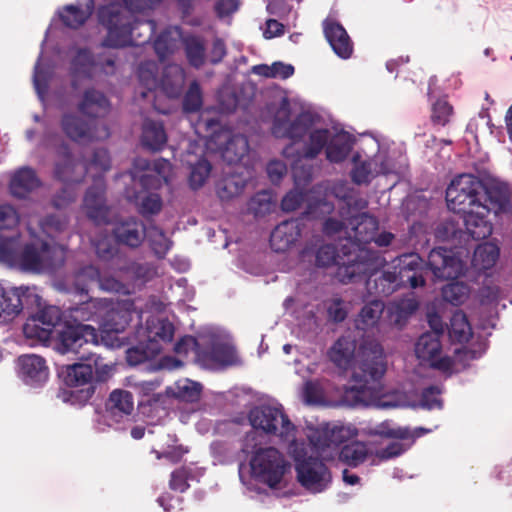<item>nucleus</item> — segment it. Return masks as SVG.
I'll list each match as a JSON object with an SVG mask.
<instances>
[{
    "instance_id": "obj_60",
    "label": "nucleus",
    "mask_w": 512,
    "mask_h": 512,
    "mask_svg": "<svg viewBox=\"0 0 512 512\" xmlns=\"http://www.w3.org/2000/svg\"><path fill=\"white\" fill-rule=\"evenodd\" d=\"M383 309L384 303L382 300L372 299L361 308L358 321L365 326H374L380 319Z\"/></svg>"
},
{
    "instance_id": "obj_64",
    "label": "nucleus",
    "mask_w": 512,
    "mask_h": 512,
    "mask_svg": "<svg viewBox=\"0 0 512 512\" xmlns=\"http://www.w3.org/2000/svg\"><path fill=\"white\" fill-rule=\"evenodd\" d=\"M192 478V471L187 467L174 470L170 475L169 487L180 493L189 489L188 480Z\"/></svg>"
},
{
    "instance_id": "obj_4",
    "label": "nucleus",
    "mask_w": 512,
    "mask_h": 512,
    "mask_svg": "<svg viewBox=\"0 0 512 512\" xmlns=\"http://www.w3.org/2000/svg\"><path fill=\"white\" fill-rule=\"evenodd\" d=\"M288 452L294 461L297 480L302 487L312 493H321L329 487L332 476L321 458L323 454H316L311 445L297 439L290 441Z\"/></svg>"
},
{
    "instance_id": "obj_17",
    "label": "nucleus",
    "mask_w": 512,
    "mask_h": 512,
    "mask_svg": "<svg viewBox=\"0 0 512 512\" xmlns=\"http://www.w3.org/2000/svg\"><path fill=\"white\" fill-rule=\"evenodd\" d=\"M394 263V271L406 287L416 289L425 285L427 261L418 253H403L395 258Z\"/></svg>"
},
{
    "instance_id": "obj_40",
    "label": "nucleus",
    "mask_w": 512,
    "mask_h": 512,
    "mask_svg": "<svg viewBox=\"0 0 512 512\" xmlns=\"http://www.w3.org/2000/svg\"><path fill=\"white\" fill-rule=\"evenodd\" d=\"M162 350V346L155 338L139 341L126 351V361L129 366L136 367L153 360Z\"/></svg>"
},
{
    "instance_id": "obj_33",
    "label": "nucleus",
    "mask_w": 512,
    "mask_h": 512,
    "mask_svg": "<svg viewBox=\"0 0 512 512\" xmlns=\"http://www.w3.org/2000/svg\"><path fill=\"white\" fill-rule=\"evenodd\" d=\"M110 109L108 97L100 90L90 87L87 88L77 104V111L93 121L105 116Z\"/></svg>"
},
{
    "instance_id": "obj_23",
    "label": "nucleus",
    "mask_w": 512,
    "mask_h": 512,
    "mask_svg": "<svg viewBox=\"0 0 512 512\" xmlns=\"http://www.w3.org/2000/svg\"><path fill=\"white\" fill-rule=\"evenodd\" d=\"M134 408L132 393L123 390H113L105 402L104 419L108 426L120 424L124 419L129 420Z\"/></svg>"
},
{
    "instance_id": "obj_36",
    "label": "nucleus",
    "mask_w": 512,
    "mask_h": 512,
    "mask_svg": "<svg viewBox=\"0 0 512 512\" xmlns=\"http://www.w3.org/2000/svg\"><path fill=\"white\" fill-rule=\"evenodd\" d=\"M106 184L103 176H95L84 195V205L90 218H97L107 212Z\"/></svg>"
},
{
    "instance_id": "obj_8",
    "label": "nucleus",
    "mask_w": 512,
    "mask_h": 512,
    "mask_svg": "<svg viewBox=\"0 0 512 512\" xmlns=\"http://www.w3.org/2000/svg\"><path fill=\"white\" fill-rule=\"evenodd\" d=\"M483 181L472 174H461L454 178L446 189L448 208L459 214L474 207L480 208Z\"/></svg>"
},
{
    "instance_id": "obj_37",
    "label": "nucleus",
    "mask_w": 512,
    "mask_h": 512,
    "mask_svg": "<svg viewBox=\"0 0 512 512\" xmlns=\"http://www.w3.org/2000/svg\"><path fill=\"white\" fill-rule=\"evenodd\" d=\"M168 136L161 121L147 119L142 124L140 142L145 150L162 151L167 145Z\"/></svg>"
},
{
    "instance_id": "obj_55",
    "label": "nucleus",
    "mask_w": 512,
    "mask_h": 512,
    "mask_svg": "<svg viewBox=\"0 0 512 512\" xmlns=\"http://www.w3.org/2000/svg\"><path fill=\"white\" fill-rule=\"evenodd\" d=\"M392 421L385 420L368 428L367 434L370 436H379L387 439H410L411 431L407 427H393Z\"/></svg>"
},
{
    "instance_id": "obj_16",
    "label": "nucleus",
    "mask_w": 512,
    "mask_h": 512,
    "mask_svg": "<svg viewBox=\"0 0 512 512\" xmlns=\"http://www.w3.org/2000/svg\"><path fill=\"white\" fill-rule=\"evenodd\" d=\"M17 376L30 389H42L49 379L45 358L36 354H24L16 360Z\"/></svg>"
},
{
    "instance_id": "obj_32",
    "label": "nucleus",
    "mask_w": 512,
    "mask_h": 512,
    "mask_svg": "<svg viewBox=\"0 0 512 512\" xmlns=\"http://www.w3.org/2000/svg\"><path fill=\"white\" fill-rule=\"evenodd\" d=\"M301 237L298 219L284 220L270 234V246L277 253L286 252Z\"/></svg>"
},
{
    "instance_id": "obj_56",
    "label": "nucleus",
    "mask_w": 512,
    "mask_h": 512,
    "mask_svg": "<svg viewBox=\"0 0 512 512\" xmlns=\"http://www.w3.org/2000/svg\"><path fill=\"white\" fill-rule=\"evenodd\" d=\"M275 201L272 194L267 190H262L254 194L248 202V210L255 218L263 217L273 211Z\"/></svg>"
},
{
    "instance_id": "obj_14",
    "label": "nucleus",
    "mask_w": 512,
    "mask_h": 512,
    "mask_svg": "<svg viewBox=\"0 0 512 512\" xmlns=\"http://www.w3.org/2000/svg\"><path fill=\"white\" fill-rule=\"evenodd\" d=\"M96 70L106 75H112L115 70V59L109 57L102 60L100 57H95L87 47L77 49L70 61L71 87L76 90L78 80H92Z\"/></svg>"
},
{
    "instance_id": "obj_25",
    "label": "nucleus",
    "mask_w": 512,
    "mask_h": 512,
    "mask_svg": "<svg viewBox=\"0 0 512 512\" xmlns=\"http://www.w3.org/2000/svg\"><path fill=\"white\" fill-rule=\"evenodd\" d=\"M324 36L334 53L348 59L353 53V42L344 26L335 18L328 16L322 22Z\"/></svg>"
},
{
    "instance_id": "obj_15",
    "label": "nucleus",
    "mask_w": 512,
    "mask_h": 512,
    "mask_svg": "<svg viewBox=\"0 0 512 512\" xmlns=\"http://www.w3.org/2000/svg\"><path fill=\"white\" fill-rule=\"evenodd\" d=\"M240 363L235 346L215 333H210L208 342L198 352V364L205 369L219 370Z\"/></svg>"
},
{
    "instance_id": "obj_35",
    "label": "nucleus",
    "mask_w": 512,
    "mask_h": 512,
    "mask_svg": "<svg viewBox=\"0 0 512 512\" xmlns=\"http://www.w3.org/2000/svg\"><path fill=\"white\" fill-rule=\"evenodd\" d=\"M106 304H109V300L105 298L89 297L85 301L68 308L69 319L76 323L93 321L99 325Z\"/></svg>"
},
{
    "instance_id": "obj_27",
    "label": "nucleus",
    "mask_w": 512,
    "mask_h": 512,
    "mask_svg": "<svg viewBox=\"0 0 512 512\" xmlns=\"http://www.w3.org/2000/svg\"><path fill=\"white\" fill-rule=\"evenodd\" d=\"M115 241L119 245L138 248L146 238V226L143 221L131 217L116 223L112 229Z\"/></svg>"
},
{
    "instance_id": "obj_58",
    "label": "nucleus",
    "mask_w": 512,
    "mask_h": 512,
    "mask_svg": "<svg viewBox=\"0 0 512 512\" xmlns=\"http://www.w3.org/2000/svg\"><path fill=\"white\" fill-rule=\"evenodd\" d=\"M211 169L212 165L205 157L199 158L193 165H191L188 179L191 189L197 190L201 188L208 179Z\"/></svg>"
},
{
    "instance_id": "obj_11",
    "label": "nucleus",
    "mask_w": 512,
    "mask_h": 512,
    "mask_svg": "<svg viewBox=\"0 0 512 512\" xmlns=\"http://www.w3.org/2000/svg\"><path fill=\"white\" fill-rule=\"evenodd\" d=\"M53 347L60 354L76 353L87 343H98V330L84 323L65 320L53 335Z\"/></svg>"
},
{
    "instance_id": "obj_12",
    "label": "nucleus",
    "mask_w": 512,
    "mask_h": 512,
    "mask_svg": "<svg viewBox=\"0 0 512 512\" xmlns=\"http://www.w3.org/2000/svg\"><path fill=\"white\" fill-rule=\"evenodd\" d=\"M457 248L434 247L427 256V272L437 280H455L465 274L467 262Z\"/></svg>"
},
{
    "instance_id": "obj_29",
    "label": "nucleus",
    "mask_w": 512,
    "mask_h": 512,
    "mask_svg": "<svg viewBox=\"0 0 512 512\" xmlns=\"http://www.w3.org/2000/svg\"><path fill=\"white\" fill-rule=\"evenodd\" d=\"M330 136L329 129H316L310 133L309 141L304 144L302 150H295L293 143H291L283 149L282 153L286 158H295V161L302 158L314 159L324 148L326 149Z\"/></svg>"
},
{
    "instance_id": "obj_9",
    "label": "nucleus",
    "mask_w": 512,
    "mask_h": 512,
    "mask_svg": "<svg viewBox=\"0 0 512 512\" xmlns=\"http://www.w3.org/2000/svg\"><path fill=\"white\" fill-rule=\"evenodd\" d=\"M42 307V298L36 287L20 286L4 288L0 285V319L10 321L22 312L35 314Z\"/></svg>"
},
{
    "instance_id": "obj_61",
    "label": "nucleus",
    "mask_w": 512,
    "mask_h": 512,
    "mask_svg": "<svg viewBox=\"0 0 512 512\" xmlns=\"http://www.w3.org/2000/svg\"><path fill=\"white\" fill-rule=\"evenodd\" d=\"M131 177L134 185L141 188L138 191L142 193L157 191L163 184L162 177L152 173L133 172Z\"/></svg>"
},
{
    "instance_id": "obj_6",
    "label": "nucleus",
    "mask_w": 512,
    "mask_h": 512,
    "mask_svg": "<svg viewBox=\"0 0 512 512\" xmlns=\"http://www.w3.org/2000/svg\"><path fill=\"white\" fill-rule=\"evenodd\" d=\"M248 420L254 430L266 435H279L286 441L291 437L295 439L296 426L284 412L281 404L278 406L256 405L249 410Z\"/></svg>"
},
{
    "instance_id": "obj_41",
    "label": "nucleus",
    "mask_w": 512,
    "mask_h": 512,
    "mask_svg": "<svg viewBox=\"0 0 512 512\" xmlns=\"http://www.w3.org/2000/svg\"><path fill=\"white\" fill-rule=\"evenodd\" d=\"M354 142L355 137L346 131L330 136L326 147V158L332 163L344 161L351 152Z\"/></svg>"
},
{
    "instance_id": "obj_26",
    "label": "nucleus",
    "mask_w": 512,
    "mask_h": 512,
    "mask_svg": "<svg viewBox=\"0 0 512 512\" xmlns=\"http://www.w3.org/2000/svg\"><path fill=\"white\" fill-rule=\"evenodd\" d=\"M480 208L488 213L493 210L495 213L508 212L511 208L510 188L504 182H483V192L481 193Z\"/></svg>"
},
{
    "instance_id": "obj_54",
    "label": "nucleus",
    "mask_w": 512,
    "mask_h": 512,
    "mask_svg": "<svg viewBox=\"0 0 512 512\" xmlns=\"http://www.w3.org/2000/svg\"><path fill=\"white\" fill-rule=\"evenodd\" d=\"M470 287L463 281L457 279L444 285L441 289V295L445 302L453 306L462 305L469 297Z\"/></svg>"
},
{
    "instance_id": "obj_30",
    "label": "nucleus",
    "mask_w": 512,
    "mask_h": 512,
    "mask_svg": "<svg viewBox=\"0 0 512 512\" xmlns=\"http://www.w3.org/2000/svg\"><path fill=\"white\" fill-rule=\"evenodd\" d=\"M371 259L372 270L365 279L361 280V282H366L367 290L371 294H376L379 297H388L401 287H406L403 282L400 281L396 271L384 270L371 280L375 266V257L372 253ZM358 283H360V281Z\"/></svg>"
},
{
    "instance_id": "obj_47",
    "label": "nucleus",
    "mask_w": 512,
    "mask_h": 512,
    "mask_svg": "<svg viewBox=\"0 0 512 512\" xmlns=\"http://www.w3.org/2000/svg\"><path fill=\"white\" fill-rule=\"evenodd\" d=\"M499 257V248L496 244L485 242L474 248L471 265L477 271H486L492 268Z\"/></svg>"
},
{
    "instance_id": "obj_42",
    "label": "nucleus",
    "mask_w": 512,
    "mask_h": 512,
    "mask_svg": "<svg viewBox=\"0 0 512 512\" xmlns=\"http://www.w3.org/2000/svg\"><path fill=\"white\" fill-rule=\"evenodd\" d=\"M185 84L183 70L177 65L166 66L160 79V88L171 99H177L182 95Z\"/></svg>"
},
{
    "instance_id": "obj_34",
    "label": "nucleus",
    "mask_w": 512,
    "mask_h": 512,
    "mask_svg": "<svg viewBox=\"0 0 512 512\" xmlns=\"http://www.w3.org/2000/svg\"><path fill=\"white\" fill-rule=\"evenodd\" d=\"M42 185L36 171L23 166L17 169L10 178L9 191L13 197L26 199L33 191Z\"/></svg>"
},
{
    "instance_id": "obj_43",
    "label": "nucleus",
    "mask_w": 512,
    "mask_h": 512,
    "mask_svg": "<svg viewBox=\"0 0 512 512\" xmlns=\"http://www.w3.org/2000/svg\"><path fill=\"white\" fill-rule=\"evenodd\" d=\"M182 44L190 66L199 69L206 62V47L204 38L200 35L187 34L182 37Z\"/></svg>"
},
{
    "instance_id": "obj_39",
    "label": "nucleus",
    "mask_w": 512,
    "mask_h": 512,
    "mask_svg": "<svg viewBox=\"0 0 512 512\" xmlns=\"http://www.w3.org/2000/svg\"><path fill=\"white\" fill-rule=\"evenodd\" d=\"M459 214L463 218L467 234L473 240H484L492 234L493 226L487 219L486 212H475L474 208H472Z\"/></svg>"
},
{
    "instance_id": "obj_63",
    "label": "nucleus",
    "mask_w": 512,
    "mask_h": 512,
    "mask_svg": "<svg viewBox=\"0 0 512 512\" xmlns=\"http://www.w3.org/2000/svg\"><path fill=\"white\" fill-rule=\"evenodd\" d=\"M452 113L453 107L445 99H438L432 106L431 120L435 125L445 126Z\"/></svg>"
},
{
    "instance_id": "obj_24",
    "label": "nucleus",
    "mask_w": 512,
    "mask_h": 512,
    "mask_svg": "<svg viewBox=\"0 0 512 512\" xmlns=\"http://www.w3.org/2000/svg\"><path fill=\"white\" fill-rule=\"evenodd\" d=\"M131 321L132 310L130 309V305L115 304L109 301V304L105 305V311L102 314L97 330L107 335L119 334L124 332Z\"/></svg>"
},
{
    "instance_id": "obj_19",
    "label": "nucleus",
    "mask_w": 512,
    "mask_h": 512,
    "mask_svg": "<svg viewBox=\"0 0 512 512\" xmlns=\"http://www.w3.org/2000/svg\"><path fill=\"white\" fill-rule=\"evenodd\" d=\"M441 351L440 337L435 333H423L415 344V353L418 359L429 362L434 369L443 372L450 371L453 362L449 356H441Z\"/></svg>"
},
{
    "instance_id": "obj_3",
    "label": "nucleus",
    "mask_w": 512,
    "mask_h": 512,
    "mask_svg": "<svg viewBox=\"0 0 512 512\" xmlns=\"http://www.w3.org/2000/svg\"><path fill=\"white\" fill-rule=\"evenodd\" d=\"M123 5L111 2L100 6L97 17L99 24L107 30L101 46L105 48H123L132 42L134 16L132 13L143 12L146 0H122Z\"/></svg>"
},
{
    "instance_id": "obj_57",
    "label": "nucleus",
    "mask_w": 512,
    "mask_h": 512,
    "mask_svg": "<svg viewBox=\"0 0 512 512\" xmlns=\"http://www.w3.org/2000/svg\"><path fill=\"white\" fill-rule=\"evenodd\" d=\"M83 166L84 175L89 169H93L99 174L98 176H103V174L111 168V157L108 149L103 147L95 148L91 158L84 161Z\"/></svg>"
},
{
    "instance_id": "obj_7",
    "label": "nucleus",
    "mask_w": 512,
    "mask_h": 512,
    "mask_svg": "<svg viewBox=\"0 0 512 512\" xmlns=\"http://www.w3.org/2000/svg\"><path fill=\"white\" fill-rule=\"evenodd\" d=\"M387 370V358L382 345L366 340L360 346L353 365V382H378Z\"/></svg>"
},
{
    "instance_id": "obj_13",
    "label": "nucleus",
    "mask_w": 512,
    "mask_h": 512,
    "mask_svg": "<svg viewBox=\"0 0 512 512\" xmlns=\"http://www.w3.org/2000/svg\"><path fill=\"white\" fill-rule=\"evenodd\" d=\"M65 320L64 312L58 306L44 305L27 317L23 333L28 339L48 342Z\"/></svg>"
},
{
    "instance_id": "obj_59",
    "label": "nucleus",
    "mask_w": 512,
    "mask_h": 512,
    "mask_svg": "<svg viewBox=\"0 0 512 512\" xmlns=\"http://www.w3.org/2000/svg\"><path fill=\"white\" fill-rule=\"evenodd\" d=\"M203 105V96L200 84L194 80L189 85L188 90L183 96L182 110L184 113L191 114L200 111Z\"/></svg>"
},
{
    "instance_id": "obj_49",
    "label": "nucleus",
    "mask_w": 512,
    "mask_h": 512,
    "mask_svg": "<svg viewBox=\"0 0 512 512\" xmlns=\"http://www.w3.org/2000/svg\"><path fill=\"white\" fill-rule=\"evenodd\" d=\"M94 8V0H86V11L82 10L78 5L70 4L64 7L66 13L59 11L58 15L64 26L71 29H78L93 13Z\"/></svg>"
},
{
    "instance_id": "obj_62",
    "label": "nucleus",
    "mask_w": 512,
    "mask_h": 512,
    "mask_svg": "<svg viewBox=\"0 0 512 512\" xmlns=\"http://www.w3.org/2000/svg\"><path fill=\"white\" fill-rule=\"evenodd\" d=\"M312 124L311 116L308 113H300L288 125L287 137L292 141L302 139Z\"/></svg>"
},
{
    "instance_id": "obj_20",
    "label": "nucleus",
    "mask_w": 512,
    "mask_h": 512,
    "mask_svg": "<svg viewBox=\"0 0 512 512\" xmlns=\"http://www.w3.org/2000/svg\"><path fill=\"white\" fill-rule=\"evenodd\" d=\"M351 437V430L344 426L334 425L315 429L308 435V444L316 454H324L328 450H336L342 447Z\"/></svg>"
},
{
    "instance_id": "obj_52",
    "label": "nucleus",
    "mask_w": 512,
    "mask_h": 512,
    "mask_svg": "<svg viewBox=\"0 0 512 512\" xmlns=\"http://www.w3.org/2000/svg\"><path fill=\"white\" fill-rule=\"evenodd\" d=\"M202 388L199 382L185 379L177 382L175 388L167 387V394L172 393V397L175 399L193 403L200 399Z\"/></svg>"
},
{
    "instance_id": "obj_51",
    "label": "nucleus",
    "mask_w": 512,
    "mask_h": 512,
    "mask_svg": "<svg viewBox=\"0 0 512 512\" xmlns=\"http://www.w3.org/2000/svg\"><path fill=\"white\" fill-rule=\"evenodd\" d=\"M249 151L248 138L244 134L232 135L226 142L223 158L229 164H236L247 155Z\"/></svg>"
},
{
    "instance_id": "obj_50",
    "label": "nucleus",
    "mask_w": 512,
    "mask_h": 512,
    "mask_svg": "<svg viewBox=\"0 0 512 512\" xmlns=\"http://www.w3.org/2000/svg\"><path fill=\"white\" fill-rule=\"evenodd\" d=\"M21 239L18 233L11 235L0 234V262L9 267L16 268L20 250Z\"/></svg>"
},
{
    "instance_id": "obj_18",
    "label": "nucleus",
    "mask_w": 512,
    "mask_h": 512,
    "mask_svg": "<svg viewBox=\"0 0 512 512\" xmlns=\"http://www.w3.org/2000/svg\"><path fill=\"white\" fill-rule=\"evenodd\" d=\"M368 384L369 382H355V384L345 387L341 397L342 403L349 407L374 406L381 409L397 406L394 402L384 400L380 391Z\"/></svg>"
},
{
    "instance_id": "obj_21",
    "label": "nucleus",
    "mask_w": 512,
    "mask_h": 512,
    "mask_svg": "<svg viewBox=\"0 0 512 512\" xmlns=\"http://www.w3.org/2000/svg\"><path fill=\"white\" fill-rule=\"evenodd\" d=\"M378 225L377 218L368 212L352 215L349 219L352 235L346 243L351 251L357 253L360 249H365L364 246L374 239Z\"/></svg>"
},
{
    "instance_id": "obj_48",
    "label": "nucleus",
    "mask_w": 512,
    "mask_h": 512,
    "mask_svg": "<svg viewBox=\"0 0 512 512\" xmlns=\"http://www.w3.org/2000/svg\"><path fill=\"white\" fill-rule=\"evenodd\" d=\"M50 32V27L47 28L45 32V38L41 43L42 48L44 47L46 43L47 36ZM43 57V49L41 50L38 59L34 66V72H33V85L35 88V91L39 97L40 100H44L45 95L47 94L49 90V83L52 79L53 71L50 67H44L41 66V60Z\"/></svg>"
},
{
    "instance_id": "obj_31",
    "label": "nucleus",
    "mask_w": 512,
    "mask_h": 512,
    "mask_svg": "<svg viewBox=\"0 0 512 512\" xmlns=\"http://www.w3.org/2000/svg\"><path fill=\"white\" fill-rule=\"evenodd\" d=\"M96 280H99V269L94 265H85L75 270L61 286L67 293L88 296L90 289L97 285Z\"/></svg>"
},
{
    "instance_id": "obj_44",
    "label": "nucleus",
    "mask_w": 512,
    "mask_h": 512,
    "mask_svg": "<svg viewBox=\"0 0 512 512\" xmlns=\"http://www.w3.org/2000/svg\"><path fill=\"white\" fill-rule=\"evenodd\" d=\"M247 182V178L243 174H227L216 184L217 195L222 201H229L244 191Z\"/></svg>"
},
{
    "instance_id": "obj_1",
    "label": "nucleus",
    "mask_w": 512,
    "mask_h": 512,
    "mask_svg": "<svg viewBox=\"0 0 512 512\" xmlns=\"http://www.w3.org/2000/svg\"><path fill=\"white\" fill-rule=\"evenodd\" d=\"M57 377L67 387L82 389H60L57 397L71 405H85L95 393V384L106 382L111 377V366L96 353L82 355L78 361L56 365Z\"/></svg>"
},
{
    "instance_id": "obj_10",
    "label": "nucleus",
    "mask_w": 512,
    "mask_h": 512,
    "mask_svg": "<svg viewBox=\"0 0 512 512\" xmlns=\"http://www.w3.org/2000/svg\"><path fill=\"white\" fill-rule=\"evenodd\" d=\"M55 253V246L48 241L37 238L26 242L21 246L16 268L34 274L52 272L57 266Z\"/></svg>"
},
{
    "instance_id": "obj_28",
    "label": "nucleus",
    "mask_w": 512,
    "mask_h": 512,
    "mask_svg": "<svg viewBox=\"0 0 512 512\" xmlns=\"http://www.w3.org/2000/svg\"><path fill=\"white\" fill-rule=\"evenodd\" d=\"M57 160L54 163L53 177L64 184L80 183L84 174L80 178L73 176L77 161L68 143L61 141L55 148Z\"/></svg>"
},
{
    "instance_id": "obj_46",
    "label": "nucleus",
    "mask_w": 512,
    "mask_h": 512,
    "mask_svg": "<svg viewBox=\"0 0 512 512\" xmlns=\"http://www.w3.org/2000/svg\"><path fill=\"white\" fill-rule=\"evenodd\" d=\"M355 343L341 337L331 347L329 357L339 368L348 369L355 362Z\"/></svg>"
},
{
    "instance_id": "obj_5",
    "label": "nucleus",
    "mask_w": 512,
    "mask_h": 512,
    "mask_svg": "<svg viewBox=\"0 0 512 512\" xmlns=\"http://www.w3.org/2000/svg\"><path fill=\"white\" fill-rule=\"evenodd\" d=\"M251 434L248 433L242 446V452L252 453L250 459L251 476L270 488H275L290 467L284 455L275 447L257 448L255 451L249 449L248 441Z\"/></svg>"
},
{
    "instance_id": "obj_38",
    "label": "nucleus",
    "mask_w": 512,
    "mask_h": 512,
    "mask_svg": "<svg viewBox=\"0 0 512 512\" xmlns=\"http://www.w3.org/2000/svg\"><path fill=\"white\" fill-rule=\"evenodd\" d=\"M126 198L130 203L137 207V211L144 218H148L160 213L163 202L161 196L156 192L142 193L136 188L127 187L125 190Z\"/></svg>"
},
{
    "instance_id": "obj_22",
    "label": "nucleus",
    "mask_w": 512,
    "mask_h": 512,
    "mask_svg": "<svg viewBox=\"0 0 512 512\" xmlns=\"http://www.w3.org/2000/svg\"><path fill=\"white\" fill-rule=\"evenodd\" d=\"M60 127L67 138L75 143H90L97 139V123L88 117L76 113H64Z\"/></svg>"
},
{
    "instance_id": "obj_53",
    "label": "nucleus",
    "mask_w": 512,
    "mask_h": 512,
    "mask_svg": "<svg viewBox=\"0 0 512 512\" xmlns=\"http://www.w3.org/2000/svg\"><path fill=\"white\" fill-rule=\"evenodd\" d=\"M449 337L458 343H465L472 337V328L467 316L462 311L455 312L448 327Z\"/></svg>"
},
{
    "instance_id": "obj_2",
    "label": "nucleus",
    "mask_w": 512,
    "mask_h": 512,
    "mask_svg": "<svg viewBox=\"0 0 512 512\" xmlns=\"http://www.w3.org/2000/svg\"><path fill=\"white\" fill-rule=\"evenodd\" d=\"M371 252H352L347 244L338 250L333 244L320 245L315 250V265L319 268L336 265V277L342 284H354L365 279L372 270Z\"/></svg>"
},
{
    "instance_id": "obj_45",
    "label": "nucleus",
    "mask_w": 512,
    "mask_h": 512,
    "mask_svg": "<svg viewBox=\"0 0 512 512\" xmlns=\"http://www.w3.org/2000/svg\"><path fill=\"white\" fill-rule=\"evenodd\" d=\"M371 455V450L364 442L353 440L340 448L339 460L349 467H357Z\"/></svg>"
}]
</instances>
